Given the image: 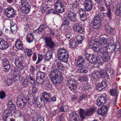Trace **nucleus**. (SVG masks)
Here are the masks:
<instances>
[{"label":"nucleus","mask_w":121,"mask_h":121,"mask_svg":"<svg viewBox=\"0 0 121 121\" xmlns=\"http://www.w3.org/2000/svg\"><path fill=\"white\" fill-rule=\"evenodd\" d=\"M50 77L51 81L55 84L60 83L63 80L61 72L55 67L52 69Z\"/></svg>","instance_id":"obj_1"},{"label":"nucleus","mask_w":121,"mask_h":121,"mask_svg":"<svg viewBox=\"0 0 121 121\" xmlns=\"http://www.w3.org/2000/svg\"><path fill=\"white\" fill-rule=\"evenodd\" d=\"M113 41L111 40L109 38H108V36L106 35H102L99 39V46L103 47L105 49L109 48V44L113 43Z\"/></svg>","instance_id":"obj_2"},{"label":"nucleus","mask_w":121,"mask_h":121,"mask_svg":"<svg viewBox=\"0 0 121 121\" xmlns=\"http://www.w3.org/2000/svg\"><path fill=\"white\" fill-rule=\"evenodd\" d=\"M57 55L59 60L65 63L67 62L69 56L67 51L65 49L59 48L57 50Z\"/></svg>","instance_id":"obj_3"},{"label":"nucleus","mask_w":121,"mask_h":121,"mask_svg":"<svg viewBox=\"0 0 121 121\" xmlns=\"http://www.w3.org/2000/svg\"><path fill=\"white\" fill-rule=\"evenodd\" d=\"M19 8L23 13L28 14L30 11L31 6L28 0H20Z\"/></svg>","instance_id":"obj_4"},{"label":"nucleus","mask_w":121,"mask_h":121,"mask_svg":"<svg viewBox=\"0 0 121 121\" xmlns=\"http://www.w3.org/2000/svg\"><path fill=\"white\" fill-rule=\"evenodd\" d=\"M95 111V108H92L87 110L86 112H85L84 110L82 109H80L79 111L80 116L81 118L84 119L86 115H90Z\"/></svg>","instance_id":"obj_5"},{"label":"nucleus","mask_w":121,"mask_h":121,"mask_svg":"<svg viewBox=\"0 0 121 121\" xmlns=\"http://www.w3.org/2000/svg\"><path fill=\"white\" fill-rule=\"evenodd\" d=\"M54 6L55 8L58 12L61 13L64 11L65 6L60 0H57Z\"/></svg>","instance_id":"obj_6"},{"label":"nucleus","mask_w":121,"mask_h":121,"mask_svg":"<svg viewBox=\"0 0 121 121\" xmlns=\"http://www.w3.org/2000/svg\"><path fill=\"white\" fill-rule=\"evenodd\" d=\"M25 100V97L22 95H19L17 98V105L21 108H23L26 105V102L24 100Z\"/></svg>","instance_id":"obj_7"},{"label":"nucleus","mask_w":121,"mask_h":121,"mask_svg":"<svg viewBox=\"0 0 121 121\" xmlns=\"http://www.w3.org/2000/svg\"><path fill=\"white\" fill-rule=\"evenodd\" d=\"M16 11L11 7H9L4 11L5 15L9 18H12L16 15Z\"/></svg>","instance_id":"obj_8"},{"label":"nucleus","mask_w":121,"mask_h":121,"mask_svg":"<svg viewBox=\"0 0 121 121\" xmlns=\"http://www.w3.org/2000/svg\"><path fill=\"white\" fill-rule=\"evenodd\" d=\"M111 51L110 49L108 48L104 49V50L102 49L101 50V53L102 54L106 62L110 60V56L109 53L111 52L112 51Z\"/></svg>","instance_id":"obj_9"},{"label":"nucleus","mask_w":121,"mask_h":121,"mask_svg":"<svg viewBox=\"0 0 121 121\" xmlns=\"http://www.w3.org/2000/svg\"><path fill=\"white\" fill-rule=\"evenodd\" d=\"M93 27L95 29H98L100 28V18L97 15L95 16L93 20Z\"/></svg>","instance_id":"obj_10"},{"label":"nucleus","mask_w":121,"mask_h":121,"mask_svg":"<svg viewBox=\"0 0 121 121\" xmlns=\"http://www.w3.org/2000/svg\"><path fill=\"white\" fill-rule=\"evenodd\" d=\"M44 41L45 43V46L50 49L52 48L55 46L54 43L52 41L51 38L47 37L45 38Z\"/></svg>","instance_id":"obj_11"},{"label":"nucleus","mask_w":121,"mask_h":121,"mask_svg":"<svg viewBox=\"0 0 121 121\" xmlns=\"http://www.w3.org/2000/svg\"><path fill=\"white\" fill-rule=\"evenodd\" d=\"M15 64L16 67L20 70H23L25 68L23 65V62L22 60H20L18 57H16L15 59Z\"/></svg>","instance_id":"obj_12"},{"label":"nucleus","mask_w":121,"mask_h":121,"mask_svg":"<svg viewBox=\"0 0 121 121\" xmlns=\"http://www.w3.org/2000/svg\"><path fill=\"white\" fill-rule=\"evenodd\" d=\"M84 5L86 11H90L93 7L91 0H84Z\"/></svg>","instance_id":"obj_13"},{"label":"nucleus","mask_w":121,"mask_h":121,"mask_svg":"<svg viewBox=\"0 0 121 121\" xmlns=\"http://www.w3.org/2000/svg\"><path fill=\"white\" fill-rule=\"evenodd\" d=\"M77 14L75 12L69 11L68 13L67 16L69 19L72 22H77Z\"/></svg>","instance_id":"obj_14"},{"label":"nucleus","mask_w":121,"mask_h":121,"mask_svg":"<svg viewBox=\"0 0 121 121\" xmlns=\"http://www.w3.org/2000/svg\"><path fill=\"white\" fill-rule=\"evenodd\" d=\"M86 63V61L82 56H79L77 59V66L78 68H81L83 67Z\"/></svg>","instance_id":"obj_15"},{"label":"nucleus","mask_w":121,"mask_h":121,"mask_svg":"<svg viewBox=\"0 0 121 121\" xmlns=\"http://www.w3.org/2000/svg\"><path fill=\"white\" fill-rule=\"evenodd\" d=\"M73 30L77 31L80 33H83L85 31L83 26L79 24L76 23L75 24L73 27Z\"/></svg>","instance_id":"obj_16"},{"label":"nucleus","mask_w":121,"mask_h":121,"mask_svg":"<svg viewBox=\"0 0 121 121\" xmlns=\"http://www.w3.org/2000/svg\"><path fill=\"white\" fill-rule=\"evenodd\" d=\"M2 64L6 71H8L10 68V66L9 61L6 59L4 58L2 60Z\"/></svg>","instance_id":"obj_17"},{"label":"nucleus","mask_w":121,"mask_h":121,"mask_svg":"<svg viewBox=\"0 0 121 121\" xmlns=\"http://www.w3.org/2000/svg\"><path fill=\"white\" fill-rule=\"evenodd\" d=\"M106 99L105 97L103 96H99L97 100L96 104L99 106L103 105L105 103Z\"/></svg>","instance_id":"obj_18"},{"label":"nucleus","mask_w":121,"mask_h":121,"mask_svg":"<svg viewBox=\"0 0 121 121\" xmlns=\"http://www.w3.org/2000/svg\"><path fill=\"white\" fill-rule=\"evenodd\" d=\"M69 120L70 121H80L78 115L75 112L70 114Z\"/></svg>","instance_id":"obj_19"},{"label":"nucleus","mask_w":121,"mask_h":121,"mask_svg":"<svg viewBox=\"0 0 121 121\" xmlns=\"http://www.w3.org/2000/svg\"><path fill=\"white\" fill-rule=\"evenodd\" d=\"M8 43L3 39H0V49L3 50L8 48Z\"/></svg>","instance_id":"obj_20"},{"label":"nucleus","mask_w":121,"mask_h":121,"mask_svg":"<svg viewBox=\"0 0 121 121\" xmlns=\"http://www.w3.org/2000/svg\"><path fill=\"white\" fill-rule=\"evenodd\" d=\"M59 108L62 112H66L69 110V106L68 105H64L63 102H61L59 105Z\"/></svg>","instance_id":"obj_21"},{"label":"nucleus","mask_w":121,"mask_h":121,"mask_svg":"<svg viewBox=\"0 0 121 121\" xmlns=\"http://www.w3.org/2000/svg\"><path fill=\"white\" fill-rule=\"evenodd\" d=\"M42 97L47 102H49L51 101V96L50 93L47 92H44L42 93Z\"/></svg>","instance_id":"obj_22"},{"label":"nucleus","mask_w":121,"mask_h":121,"mask_svg":"<svg viewBox=\"0 0 121 121\" xmlns=\"http://www.w3.org/2000/svg\"><path fill=\"white\" fill-rule=\"evenodd\" d=\"M79 14L80 15L83 21L86 20V14L85 9H80L79 10Z\"/></svg>","instance_id":"obj_23"},{"label":"nucleus","mask_w":121,"mask_h":121,"mask_svg":"<svg viewBox=\"0 0 121 121\" xmlns=\"http://www.w3.org/2000/svg\"><path fill=\"white\" fill-rule=\"evenodd\" d=\"M11 25L10 29L12 33L14 34L17 30V25L14 22L11 21L10 22Z\"/></svg>","instance_id":"obj_24"},{"label":"nucleus","mask_w":121,"mask_h":121,"mask_svg":"<svg viewBox=\"0 0 121 121\" xmlns=\"http://www.w3.org/2000/svg\"><path fill=\"white\" fill-rule=\"evenodd\" d=\"M110 94L112 96H115V98L113 100V104L114 105L116 104L118 92H117L116 90L112 89L110 90Z\"/></svg>","instance_id":"obj_25"},{"label":"nucleus","mask_w":121,"mask_h":121,"mask_svg":"<svg viewBox=\"0 0 121 121\" xmlns=\"http://www.w3.org/2000/svg\"><path fill=\"white\" fill-rule=\"evenodd\" d=\"M15 46L17 49H20L23 51L24 48L23 46V45L19 39H18L15 42Z\"/></svg>","instance_id":"obj_26"},{"label":"nucleus","mask_w":121,"mask_h":121,"mask_svg":"<svg viewBox=\"0 0 121 121\" xmlns=\"http://www.w3.org/2000/svg\"><path fill=\"white\" fill-rule=\"evenodd\" d=\"M102 71L99 70L97 71L92 73V77L93 78L96 79L99 78L101 75L103 74Z\"/></svg>","instance_id":"obj_27"},{"label":"nucleus","mask_w":121,"mask_h":121,"mask_svg":"<svg viewBox=\"0 0 121 121\" xmlns=\"http://www.w3.org/2000/svg\"><path fill=\"white\" fill-rule=\"evenodd\" d=\"M103 72V74L106 76L108 75V77H113L114 75L113 71L112 69H108L105 71L103 70H102Z\"/></svg>","instance_id":"obj_28"},{"label":"nucleus","mask_w":121,"mask_h":121,"mask_svg":"<svg viewBox=\"0 0 121 121\" xmlns=\"http://www.w3.org/2000/svg\"><path fill=\"white\" fill-rule=\"evenodd\" d=\"M106 86V84L105 82L103 81L101 83L97 84L96 88L99 90L100 91L105 88Z\"/></svg>","instance_id":"obj_29"},{"label":"nucleus","mask_w":121,"mask_h":121,"mask_svg":"<svg viewBox=\"0 0 121 121\" xmlns=\"http://www.w3.org/2000/svg\"><path fill=\"white\" fill-rule=\"evenodd\" d=\"M36 104L37 106L39 108L43 107L45 106V103L43 100L41 98L39 100H36Z\"/></svg>","instance_id":"obj_30"},{"label":"nucleus","mask_w":121,"mask_h":121,"mask_svg":"<svg viewBox=\"0 0 121 121\" xmlns=\"http://www.w3.org/2000/svg\"><path fill=\"white\" fill-rule=\"evenodd\" d=\"M27 101L28 103L31 105H32L34 103H36V102L35 98L32 95H28L27 97Z\"/></svg>","instance_id":"obj_31"},{"label":"nucleus","mask_w":121,"mask_h":121,"mask_svg":"<svg viewBox=\"0 0 121 121\" xmlns=\"http://www.w3.org/2000/svg\"><path fill=\"white\" fill-rule=\"evenodd\" d=\"M107 109L106 108L102 107L98 110L97 112L98 114L102 116L104 115L106 113Z\"/></svg>","instance_id":"obj_32"},{"label":"nucleus","mask_w":121,"mask_h":121,"mask_svg":"<svg viewBox=\"0 0 121 121\" xmlns=\"http://www.w3.org/2000/svg\"><path fill=\"white\" fill-rule=\"evenodd\" d=\"M69 46L70 48H74L77 47V44L73 38H71L70 40H69Z\"/></svg>","instance_id":"obj_33"},{"label":"nucleus","mask_w":121,"mask_h":121,"mask_svg":"<svg viewBox=\"0 0 121 121\" xmlns=\"http://www.w3.org/2000/svg\"><path fill=\"white\" fill-rule=\"evenodd\" d=\"M34 35L32 33H30L27 34L26 35V40L27 42L29 43H31L34 39Z\"/></svg>","instance_id":"obj_34"},{"label":"nucleus","mask_w":121,"mask_h":121,"mask_svg":"<svg viewBox=\"0 0 121 121\" xmlns=\"http://www.w3.org/2000/svg\"><path fill=\"white\" fill-rule=\"evenodd\" d=\"M105 29L107 33L111 35L113 33L114 30L108 24H107L105 26Z\"/></svg>","instance_id":"obj_35"},{"label":"nucleus","mask_w":121,"mask_h":121,"mask_svg":"<svg viewBox=\"0 0 121 121\" xmlns=\"http://www.w3.org/2000/svg\"><path fill=\"white\" fill-rule=\"evenodd\" d=\"M44 56L45 60L47 61H49L52 56V51H48L45 55H44Z\"/></svg>","instance_id":"obj_36"},{"label":"nucleus","mask_w":121,"mask_h":121,"mask_svg":"<svg viewBox=\"0 0 121 121\" xmlns=\"http://www.w3.org/2000/svg\"><path fill=\"white\" fill-rule=\"evenodd\" d=\"M78 83L73 84L68 86V88L73 92H75L76 91V88Z\"/></svg>","instance_id":"obj_37"},{"label":"nucleus","mask_w":121,"mask_h":121,"mask_svg":"<svg viewBox=\"0 0 121 121\" xmlns=\"http://www.w3.org/2000/svg\"><path fill=\"white\" fill-rule=\"evenodd\" d=\"M25 56H27L29 57H31L33 52L30 49L26 48L25 49Z\"/></svg>","instance_id":"obj_38"},{"label":"nucleus","mask_w":121,"mask_h":121,"mask_svg":"<svg viewBox=\"0 0 121 121\" xmlns=\"http://www.w3.org/2000/svg\"><path fill=\"white\" fill-rule=\"evenodd\" d=\"M7 106L8 108L12 110L15 109L16 108L14 103L11 101L8 102Z\"/></svg>","instance_id":"obj_39"},{"label":"nucleus","mask_w":121,"mask_h":121,"mask_svg":"<svg viewBox=\"0 0 121 121\" xmlns=\"http://www.w3.org/2000/svg\"><path fill=\"white\" fill-rule=\"evenodd\" d=\"M96 42L94 40H92L88 41V46L90 48L92 49L94 46H96Z\"/></svg>","instance_id":"obj_40"},{"label":"nucleus","mask_w":121,"mask_h":121,"mask_svg":"<svg viewBox=\"0 0 121 121\" xmlns=\"http://www.w3.org/2000/svg\"><path fill=\"white\" fill-rule=\"evenodd\" d=\"M98 45H96V46H94V48L92 49L94 51L98 53L99 52H100L101 53V49H103L104 50L105 49L103 47H100L99 46V47Z\"/></svg>","instance_id":"obj_41"},{"label":"nucleus","mask_w":121,"mask_h":121,"mask_svg":"<svg viewBox=\"0 0 121 121\" xmlns=\"http://www.w3.org/2000/svg\"><path fill=\"white\" fill-rule=\"evenodd\" d=\"M78 83L74 78H69L67 81V86L68 87L73 84H75Z\"/></svg>","instance_id":"obj_42"},{"label":"nucleus","mask_w":121,"mask_h":121,"mask_svg":"<svg viewBox=\"0 0 121 121\" xmlns=\"http://www.w3.org/2000/svg\"><path fill=\"white\" fill-rule=\"evenodd\" d=\"M45 74L44 73L38 71L37 73V77H39L40 79H44Z\"/></svg>","instance_id":"obj_43"},{"label":"nucleus","mask_w":121,"mask_h":121,"mask_svg":"<svg viewBox=\"0 0 121 121\" xmlns=\"http://www.w3.org/2000/svg\"><path fill=\"white\" fill-rule=\"evenodd\" d=\"M70 22L68 21L67 17H64L62 20V25L63 26H68L70 24Z\"/></svg>","instance_id":"obj_44"},{"label":"nucleus","mask_w":121,"mask_h":121,"mask_svg":"<svg viewBox=\"0 0 121 121\" xmlns=\"http://www.w3.org/2000/svg\"><path fill=\"white\" fill-rule=\"evenodd\" d=\"M20 75L19 73L16 74L15 73H13V80L15 81H17L20 79Z\"/></svg>","instance_id":"obj_45"},{"label":"nucleus","mask_w":121,"mask_h":121,"mask_svg":"<svg viewBox=\"0 0 121 121\" xmlns=\"http://www.w3.org/2000/svg\"><path fill=\"white\" fill-rule=\"evenodd\" d=\"M13 113L15 115V117H22V114L19 110H14Z\"/></svg>","instance_id":"obj_46"},{"label":"nucleus","mask_w":121,"mask_h":121,"mask_svg":"<svg viewBox=\"0 0 121 121\" xmlns=\"http://www.w3.org/2000/svg\"><path fill=\"white\" fill-rule=\"evenodd\" d=\"M12 110L7 108L4 111L5 114L8 116L10 117L12 116V114H11Z\"/></svg>","instance_id":"obj_47"},{"label":"nucleus","mask_w":121,"mask_h":121,"mask_svg":"<svg viewBox=\"0 0 121 121\" xmlns=\"http://www.w3.org/2000/svg\"><path fill=\"white\" fill-rule=\"evenodd\" d=\"M98 55L96 56L95 55H93L91 57V60L92 62L94 63H97L98 60Z\"/></svg>","instance_id":"obj_48"},{"label":"nucleus","mask_w":121,"mask_h":121,"mask_svg":"<svg viewBox=\"0 0 121 121\" xmlns=\"http://www.w3.org/2000/svg\"><path fill=\"white\" fill-rule=\"evenodd\" d=\"M76 39L78 43L79 44L81 43L83 40V37L80 35H78L76 37Z\"/></svg>","instance_id":"obj_49"},{"label":"nucleus","mask_w":121,"mask_h":121,"mask_svg":"<svg viewBox=\"0 0 121 121\" xmlns=\"http://www.w3.org/2000/svg\"><path fill=\"white\" fill-rule=\"evenodd\" d=\"M57 67L60 69L63 70L64 69V66L63 65L61 62H58L56 63Z\"/></svg>","instance_id":"obj_50"},{"label":"nucleus","mask_w":121,"mask_h":121,"mask_svg":"<svg viewBox=\"0 0 121 121\" xmlns=\"http://www.w3.org/2000/svg\"><path fill=\"white\" fill-rule=\"evenodd\" d=\"M79 7V4L77 2H76L73 4L72 8L74 11H75Z\"/></svg>","instance_id":"obj_51"},{"label":"nucleus","mask_w":121,"mask_h":121,"mask_svg":"<svg viewBox=\"0 0 121 121\" xmlns=\"http://www.w3.org/2000/svg\"><path fill=\"white\" fill-rule=\"evenodd\" d=\"M112 45L113 48H114V50L116 49V50H120V46L119 43L118 42H117L115 45H114V44H113Z\"/></svg>","instance_id":"obj_52"},{"label":"nucleus","mask_w":121,"mask_h":121,"mask_svg":"<svg viewBox=\"0 0 121 121\" xmlns=\"http://www.w3.org/2000/svg\"><path fill=\"white\" fill-rule=\"evenodd\" d=\"M47 28V26L46 25L44 24H41L39 26V29L40 30V32H41L43 30Z\"/></svg>","instance_id":"obj_53"},{"label":"nucleus","mask_w":121,"mask_h":121,"mask_svg":"<svg viewBox=\"0 0 121 121\" xmlns=\"http://www.w3.org/2000/svg\"><path fill=\"white\" fill-rule=\"evenodd\" d=\"M78 72L81 73H86L88 72V70L86 68H82L78 70Z\"/></svg>","instance_id":"obj_54"},{"label":"nucleus","mask_w":121,"mask_h":121,"mask_svg":"<svg viewBox=\"0 0 121 121\" xmlns=\"http://www.w3.org/2000/svg\"><path fill=\"white\" fill-rule=\"evenodd\" d=\"M24 31L26 32H28L30 30V28L28 24L26 23L24 25Z\"/></svg>","instance_id":"obj_55"},{"label":"nucleus","mask_w":121,"mask_h":121,"mask_svg":"<svg viewBox=\"0 0 121 121\" xmlns=\"http://www.w3.org/2000/svg\"><path fill=\"white\" fill-rule=\"evenodd\" d=\"M88 80V78L87 76L84 75L82 77L80 78L79 80L80 82H82L86 81Z\"/></svg>","instance_id":"obj_56"},{"label":"nucleus","mask_w":121,"mask_h":121,"mask_svg":"<svg viewBox=\"0 0 121 121\" xmlns=\"http://www.w3.org/2000/svg\"><path fill=\"white\" fill-rule=\"evenodd\" d=\"M35 71V68L34 66L33 65H31L30 68V74L32 75L34 74Z\"/></svg>","instance_id":"obj_57"},{"label":"nucleus","mask_w":121,"mask_h":121,"mask_svg":"<svg viewBox=\"0 0 121 121\" xmlns=\"http://www.w3.org/2000/svg\"><path fill=\"white\" fill-rule=\"evenodd\" d=\"M29 81L27 79H24L22 81V83L24 86L26 87L28 85Z\"/></svg>","instance_id":"obj_58"},{"label":"nucleus","mask_w":121,"mask_h":121,"mask_svg":"<svg viewBox=\"0 0 121 121\" xmlns=\"http://www.w3.org/2000/svg\"><path fill=\"white\" fill-rule=\"evenodd\" d=\"M44 79H39L38 78H37L36 82L38 84L42 85L43 84L44 82Z\"/></svg>","instance_id":"obj_59"},{"label":"nucleus","mask_w":121,"mask_h":121,"mask_svg":"<svg viewBox=\"0 0 121 121\" xmlns=\"http://www.w3.org/2000/svg\"><path fill=\"white\" fill-rule=\"evenodd\" d=\"M107 12L106 13L107 17L109 18H110L112 16V13L111 9L109 8H108Z\"/></svg>","instance_id":"obj_60"},{"label":"nucleus","mask_w":121,"mask_h":121,"mask_svg":"<svg viewBox=\"0 0 121 121\" xmlns=\"http://www.w3.org/2000/svg\"><path fill=\"white\" fill-rule=\"evenodd\" d=\"M6 97V94L5 92L2 91L0 92V98L1 99H3Z\"/></svg>","instance_id":"obj_61"},{"label":"nucleus","mask_w":121,"mask_h":121,"mask_svg":"<svg viewBox=\"0 0 121 121\" xmlns=\"http://www.w3.org/2000/svg\"><path fill=\"white\" fill-rule=\"evenodd\" d=\"M98 60L97 63H102L104 62V60L103 57L101 56H98Z\"/></svg>","instance_id":"obj_62"},{"label":"nucleus","mask_w":121,"mask_h":121,"mask_svg":"<svg viewBox=\"0 0 121 121\" xmlns=\"http://www.w3.org/2000/svg\"><path fill=\"white\" fill-rule=\"evenodd\" d=\"M13 81V79L9 78L6 81V84L8 86H9L11 85Z\"/></svg>","instance_id":"obj_63"},{"label":"nucleus","mask_w":121,"mask_h":121,"mask_svg":"<svg viewBox=\"0 0 121 121\" xmlns=\"http://www.w3.org/2000/svg\"><path fill=\"white\" fill-rule=\"evenodd\" d=\"M38 59L37 61L36 64H39L42 60L43 56L42 55L40 54H38Z\"/></svg>","instance_id":"obj_64"}]
</instances>
